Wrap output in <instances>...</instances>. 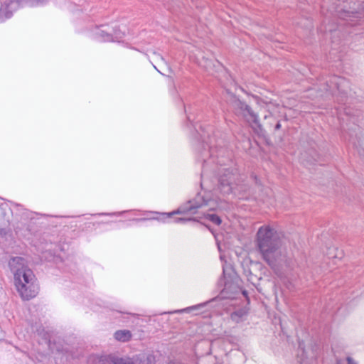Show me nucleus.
<instances>
[{"label": "nucleus", "mask_w": 364, "mask_h": 364, "mask_svg": "<svg viewBox=\"0 0 364 364\" xmlns=\"http://www.w3.org/2000/svg\"><path fill=\"white\" fill-rule=\"evenodd\" d=\"M100 215H107L106 213H101ZM108 215H116L115 213H109Z\"/></svg>", "instance_id": "nucleus-28"}, {"label": "nucleus", "mask_w": 364, "mask_h": 364, "mask_svg": "<svg viewBox=\"0 0 364 364\" xmlns=\"http://www.w3.org/2000/svg\"><path fill=\"white\" fill-rule=\"evenodd\" d=\"M167 364H186L183 362L181 360L178 358L171 359L167 362Z\"/></svg>", "instance_id": "nucleus-20"}, {"label": "nucleus", "mask_w": 364, "mask_h": 364, "mask_svg": "<svg viewBox=\"0 0 364 364\" xmlns=\"http://www.w3.org/2000/svg\"><path fill=\"white\" fill-rule=\"evenodd\" d=\"M116 364H155L156 358L153 353H142L133 358H119L114 355Z\"/></svg>", "instance_id": "nucleus-7"}, {"label": "nucleus", "mask_w": 364, "mask_h": 364, "mask_svg": "<svg viewBox=\"0 0 364 364\" xmlns=\"http://www.w3.org/2000/svg\"><path fill=\"white\" fill-rule=\"evenodd\" d=\"M18 4H27L30 6H43L48 3L49 0H16Z\"/></svg>", "instance_id": "nucleus-15"}, {"label": "nucleus", "mask_w": 364, "mask_h": 364, "mask_svg": "<svg viewBox=\"0 0 364 364\" xmlns=\"http://www.w3.org/2000/svg\"><path fill=\"white\" fill-rule=\"evenodd\" d=\"M12 16V12L7 10V8L3 9L2 7L0 9V21H3L5 19L11 18Z\"/></svg>", "instance_id": "nucleus-18"}, {"label": "nucleus", "mask_w": 364, "mask_h": 364, "mask_svg": "<svg viewBox=\"0 0 364 364\" xmlns=\"http://www.w3.org/2000/svg\"><path fill=\"white\" fill-rule=\"evenodd\" d=\"M252 129L257 135V137L264 144H269V139L267 136L266 131L258 122L257 116L252 112Z\"/></svg>", "instance_id": "nucleus-12"}, {"label": "nucleus", "mask_w": 364, "mask_h": 364, "mask_svg": "<svg viewBox=\"0 0 364 364\" xmlns=\"http://www.w3.org/2000/svg\"><path fill=\"white\" fill-rule=\"evenodd\" d=\"M123 36H124V33H122V34H121V33L117 34V33H115V37H116V38H122V37H123Z\"/></svg>", "instance_id": "nucleus-24"}, {"label": "nucleus", "mask_w": 364, "mask_h": 364, "mask_svg": "<svg viewBox=\"0 0 364 364\" xmlns=\"http://www.w3.org/2000/svg\"><path fill=\"white\" fill-rule=\"evenodd\" d=\"M187 119H188V121L191 122V120H192V119H191V118L190 114H187Z\"/></svg>", "instance_id": "nucleus-27"}, {"label": "nucleus", "mask_w": 364, "mask_h": 364, "mask_svg": "<svg viewBox=\"0 0 364 364\" xmlns=\"http://www.w3.org/2000/svg\"><path fill=\"white\" fill-rule=\"evenodd\" d=\"M236 180V170L224 168L218 178V189L224 194L232 193Z\"/></svg>", "instance_id": "nucleus-6"}, {"label": "nucleus", "mask_w": 364, "mask_h": 364, "mask_svg": "<svg viewBox=\"0 0 364 364\" xmlns=\"http://www.w3.org/2000/svg\"><path fill=\"white\" fill-rule=\"evenodd\" d=\"M346 360L348 364H357V363L351 357H347Z\"/></svg>", "instance_id": "nucleus-21"}, {"label": "nucleus", "mask_w": 364, "mask_h": 364, "mask_svg": "<svg viewBox=\"0 0 364 364\" xmlns=\"http://www.w3.org/2000/svg\"><path fill=\"white\" fill-rule=\"evenodd\" d=\"M114 337L117 341L128 342L131 340L132 334L129 330H118L114 333Z\"/></svg>", "instance_id": "nucleus-14"}, {"label": "nucleus", "mask_w": 364, "mask_h": 364, "mask_svg": "<svg viewBox=\"0 0 364 364\" xmlns=\"http://www.w3.org/2000/svg\"><path fill=\"white\" fill-rule=\"evenodd\" d=\"M336 364H341V360H336Z\"/></svg>", "instance_id": "nucleus-30"}, {"label": "nucleus", "mask_w": 364, "mask_h": 364, "mask_svg": "<svg viewBox=\"0 0 364 364\" xmlns=\"http://www.w3.org/2000/svg\"><path fill=\"white\" fill-rule=\"evenodd\" d=\"M200 218H205L213 223L216 225H220L222 223V220L219 215L215 213H205L203 214V217L200 218H186V217H177L173 218V222L175 223H186L187 222L193 221L196 222L200 224L201 225H204L206 228H208L210 232H213L210 226L209 225L205 224L204 223L200 220Z\"/></svg>", "instance_id": "nucleus-9"}, {"label": "nucleus", "mask_w": 364, "mask_h": 364, "mask_svg": "<svg viewBox=\"0 0 364 364\" xmlns=\"http://www.w3.org/2000/svg\"><path fill=\"white\" fill-rule=\"evenodd\" d=\"M237 105L239 108V114H241L245 122L249 124L250 120V107L240 100L237 102Z\"/></svg>", "instance_id": "nucleus-13"}, {"label": "nucleus", "mask_w": 364, "mask_h": 364, "mask_svg": "<svg viewBox=\"0 0 364 364\" xmlns=\"http://www.w3.org/2000/svg\"><path fill=\"white\" fill-rule=\"evenodd\" d=\"M256 242L264 259L271 267L285 261L287 252L282 247V240L277 230L269 225H264L258 229Z\"/></svg>", "instance_id": "nucleus-1"}, {"label": "nucleus", "mask_w": 364, "mask_h": 364, "mask_svg": "<svg viewBox=\"0 0 364 364\" xmlns=\"http://www.w3.org/2000/svg\"><path fill=\"white\" fill-rule=\"evenodd\" d=\"M240 245L235 247V253L237 257L243 272L249 281L250 276V243L249 242H240Z\"/></svg>", "instance_id": "nucleus-5"}, {"label": "nucleus", "mask_w": 364, "mask_h": 364, "mask_svg": "<svg viewBox=\"0 0 364 364\" xmlns=\"http://www.w3.org/2000/svg\"><path fill=\"white\" fill-rule=\"evenodd\" d=\"M58 259H60V260H61L60 257H58H58H54V258H53V260H54L55 262H57Z\"/></svg>", "instance_id": "nucleus-26"}, {"label": "nucleus", "mask_w": 364, "mask_h": 364, "mask_svg": "<svg viewBox=\"0 0 364 364\" xmlns=\"http://www.w3.org/2000/svg\"><path fill=\"white\" fill-rule=\"evenodd\" d=\"M247 143L249 144V148H250V139L247 138Z\"/></svg>", "instance_id": "nucleus-29"}, {"label": "nucleus", "mask_w": 364, "mask_h": 364, "mask_svg": "<svg viewBox=\"0 0 364 364\" xmlns=\"http://www.w3.org/2000/svg\"><path fill=\"white\" fill-rule=\"evenodd\" d=\"M326 91L335 95L336 91L343 95H348L350 89V82L344 77L333 76L327 82Z\"/></svg>", "instance_id": "nucleus-8"}, {"label": "nucleus", "mask_w": 364, "mask_h": 364, "mask_svg": "<svg viewBox=\"0 0 364 364\" xmlns=\"http://www.w3.org/2000/svg\"><path fill=\"white\" fill-rule=\"evenodd\" d=\"M33 331L36 332L38 336V343L40 344L46 345L48 350L53 351L54 344H53L51 342V335L50 332L46 331L41 324L37 323L33 326Z\"/></svg>", "instance_id": "nucleus-11"}, {"label": "nucleus", "mask_w": 364, "mask_h": 364, "mask_svg": "<svg viewBox=\"0 0 364 364\" xmlns=\"http://www.w3.org/2000/svg\"><path fill=\"white\" fill-rule=\"evenodd\" d=\"M205 304H206V303L203 304H200V306H205Z\"/></svg>", "instance_id": "nucleus-32"}, {"label": "nucleus", "mask_w": 364, "mask_h": 364, "mask_svg": "<svg viewBox=\"0 0 364 364\" xmlns=\"http://www.w3.org/2000/svg\"><path fill=\"white\" fill-rule=\"evenodd\" d=\"M116 33L117 34L121 33L120 32L117 31H114V33Z\"/></svg>", "instance_id": "nucleus-31"}, {"label": "nucleus", "mask_w": 364, "mask_h": 364, "mask_svg": "<svg viewBox=\"0 0 364 364\" xmlns=\"http://www.w3.org/2000/svg\"><path fill=\"white\" fill-rule=\"evenodd\" d=\"M100 35L101 37H102L105 39V41H113L112 35L108 33L106 31H101L100 32Z\"/></svg>", "instance_id": "nucleus-19"}, {"label": "nucleus", "mask_w": 364, "mask_h": 364, "mask_svg": "<svg viewBox=\"0 0 364 364\" xmlns=\"http://www.w3.org/2000/svg\"><path fill=\"white\" fill-rule=\"evenodd\" d=\"M98 364H116L114 359V355H104L101 356Z\"/></svg>", "instance_id": "nucleus-17"}, {"label": "nucleus", "mask_w": 364, "mask_h": 364, "mask_svg": "<svg viewBox=\"0 0 364 364\" xmlns=\"http://www.w3.org/2000/svg\"><path fill=\"white\" fill-rule=\"evenodd\" d=\"M281 128V124L280 122H277V124L275 125V130H279V129Z\"/></svg>", "instance_id": "nucleus-22"}, {"label": "nucleus", "mask_w": 364, "mask_h": 364, "mask_svg": "<svg viewBox=\"0 0 364 364\" xmlns=\"http://www.w3.org/2000/svg\"><path fill=\"white\" fill-rule=\"evenodd\" d=\"M146 220H147L146 218H137V219H134V220H136V221H145Z\"/></svg>", "instance_id": "nucleus-25"}, {"label": "nucleus", "mask_w": 364, "mask_h": 364, "mask_svg": "<svg viewBox=\"0 0 364 364\" xmlns=\"http://www.w3.org/2000/svg\"><path fill=\"white\" fill-rule=\"evenodd\" d=\"M247 313L242 309L235 310L231 314V318L236 322H239L242 320L243 317L247 316Z\"/></svg>", "instance_id": "nucleus-16"}, {"label": "nucleus", "mask_w": 364, "mask_h": 364, "mask_svg": "<svg viewBox=\"0 0 364 364\" xmlns=\"http://www.w3.org/2000/svg\"><path fill=\"white\" fill-rule=\"evenodd\" d=\"M200 138L202 139V140L204 141L205 138L204 132L203 131V134H200Z\"/></svg>", "instance_id": "nucleus-23"}, {"label": "nucleus", "mask_w": 364, "mask_h": 364, "mask_svg": "<svg viewBox=\"0 0 364 364\" xmlns=\"http://www.w3.org/2000/svg\"><path fill=\"white\" fill-rule=\"evenodd\" d=\"M209 149L210 157L213 159V162L219 166H225L230 161L228 151L220 146H213L206 142Z\"/></svg>", "instance_id": "nucleus-10"}, {"label": "nucleus", "mask_w": 364, "mask_h": 364, "mask_svg": "<svg viewBox=\"0 0 364 364\" xmlns=\"http://www.w3.org/2000/svg\"><path fill=\"white\" fill-rule=\"evenodd\" d=\"M208 202L209 199L198 193L195 198L189 200L186 203L181 204L173 211L170 213H157L156 214L158 216L154 218V219L164 223L167 220L173 218L175 215L196 214L198 208L208 205Z\"/></svg>", "instance_id": "nucleus-4"}, {"label": "nucleus", "mask_w": 364, "mask_h": 364, "mask_svg": "<svg viewBox=\"0 0 364 364\" xmlns=\"http://www.w3.org/2000/svg\"><path fill=\"white\" fill-rule=\"evenodd\" d=\"M240 278L230 264L225 262L223 265V278L218 282V286L223 287L219 295L207 303L213 302L220 299H233L240 294L246 299L247 304L250 303V298L247 290H242L239 285Z\"/></svg>", "instance_id": "nucleus-3"}, {"label": "nucleus", "mask_w": 364, "mask_h": 364, "mask_svg": "<svg viewBox=\"0 0 364 364\" xmlns=\"http://www.w3.org/2000/svg\"><path fill=\"white\" fill-rule=\"evenodd\" d=\"M24 259L13 257L9 266L14 274L15 286L23 300H30L38 293L39 287L36 284V276L33 271L23 264Z\"/></svg>", "instance_id": "nucleus-2"}, {"label": "nucleus", "mask_w": 364, "mask_h": 364, "mask_svg": "<svg viewBox=\"0 0 364 364\" xmlns=\"http://www.w3.org/2000/svg\"><path fill=\"white\" fill-rule=\"evenodd\" d=\"M255 142H256L257 144H259V142H258V141H257V139H255Z\"/></svg>", "instance_id": "nucleus-33"}]
</instances>
